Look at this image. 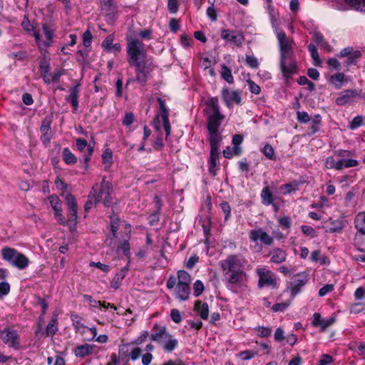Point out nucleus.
Instances as JSON below:
<instances>
[{
  "label": "nucleus",
  "instance_id": "nucleus-1",
  "mask_svg": "<svg viewBox=\"0 0 365 365\" xmlns=\"http://www.w3.org/2000/svg\"><path fill=\"white\" fill-rule=\"evenodd\" d=\"M245 260L241 255H232L220 262L227 287L230 289L241 287L247 279L244 271Z\"/></svg>",
  "mask_w": 365,
  "mask_h": 365
},
{
  "label": "nucleus",
  "instance_id": "nucleus-2",
  "mask_svg": "<svg viewBox=\"0 0 365 365\" xmlns=\"http://www.w3.org/2000/svg\"><path fill=\"white\" fill-rule=\"evenodd\" d=\"M276 35L279 44L281 71L283 76L285 78H289L297 72L296 62L294 59L292 43L282 31L277 30Z\"/></svg>",
  "mask_w": 365,
  "mask_h": 365
},
{
  "label": "nucleus",
  "instance_id": "nucleus-3",
  "mask_svg": "<svg viewBox=\"0 0 365 365\" xmlns=\"http://www.w3.org/2000/svg\"><path fill=\"white\" fill-rule=\"evenodd\" d=\"M113 192L112 184L106 181L103 178L100 185L96 184L88 195V199L85 204V211H89L93 205L102 201L106 206H110L112 203L110 194Z\"/></svg>",
  "mask_w": 365,
  "mask_h": 365
},
{
  "label": "nucleus",
  "instance_id": "nucleus-4",
  "mask_svg": "<svg viewBox=\"0 0 365 365\" xmlns=\"http://www.w3.org/2000/svg\"><path fill=\"white\" fill-rule=\"evenodd\" d=\"M127 53L128 62L130 66L145 62L146 49L145 45L138 39L128 38Z\"/></svg>",
  "mask_w": 365,
  "mask_h": 365
},
{
  "label": "nucleus",
  "instance_id": "nucleus-5",
  "mask_svg": "<svg viewBox=\"0 0 365 365\" xmlns=\"http://www.w3.org/2000/svg\"><path fill=\"white\" fill-rule=\"evenodd\" d=\"M1 256L4 260L19 269H24L29 265V259L22 253L14 248L4 247L1 250Z\"/></svg>",
  "mask_w": 365,
  "mask_h": 365
},
{
  "label": "nucleus",
  "instance_id": "nucleus-6",
  "mask_svg": "<svg viewBox=\"0 0 365 365\" xmlns=\"http://www.w3.org/2000/svg\"><path fill=\"white\" fill-rule=\"evenodd\" d=\"M130 230L127 229L126 231H124L123 234L119 237L118 239H112L110 242V245L113 243L117 245L116 252L118 254L123 253L124 256L127 257L128 259V264L130 262Z\"/></svg>",
  "mask_w": 365,
  "mask_h": 365
},
{
  "label": "nucleus",
  "instance_id": "nucleus-7",
  "mask_svg": "<svg viewBox=\"0 0 365 365\" xmlns=\"http://www.w3.org/2000/svg\"><path fill=\"white\" fill-rule=\"evenodd\" d=\"M257 273L259 276V287H270L274 288L276 287V278L270 270L260 267L257 269Z\"/></svg>",
  "mask_w": 365,
  "mask_h": 365
},
{
  "label": "nucleus",
  "instance_id": "nucleus-8",
  "mask_svg": "<svg viewBox=\"0 0 365 365\" xmlns=\"http://www.w3.org/2000/svg\"><path fill=\"white\" fill-rule=\"evenodd\" d=\"M0 339L10 347L16 349L19 348L20 340L16 330L8 329L0 331Z\"/></svg>",
  "mask_w": 365,
  "mask_h": 365
},
{
  "label": "nucleus",
  "instance_id": "nucleus-9",
  "mask_svg": "<svg viewBox=\"0 0 365 365\" xmlns=\"http://www.w3.org/2000/svg\"><path fill=\"white\" fill-rule=\"evenodd\" d=\"M249 238L252 242H257L260 241L261 243L267 246H270L274 242L273 237L270 236L262 228L252 230L249 232Z\"/></svg>",
  "mask_w": 365,
  "mask_h": 365
},
{
  "label": "nucleus",
  "instance_id": "nucleus-10",
  "mask_svg": "<svg viewBox=\"0 0 365 365\" xmlns=\"http://www.w3.org/2000/svg\"><path fill=\"white\" fill-rule=\"evenodd\" d=\"M222 99L228 108H231L233 103L240 105L242 101L241 93L239 91H232L228 88L222 90Z\"/></svg>",
  "mask_w": 365,
  "mask_h": 365
},
{
  "label": "nucleus",
  "instance_id": "nucleus-11",
  "mask_svg": "<svg viewBox=\"0 0 365 365\" xmlns=\"http://www.w3.org/2000/svg\"><path fill=\"white\" fill-rule=\"evenodd\" d=\"M221 38L237 46H240L245 41L242 33L230 29H223L221 31Z\"/></svg>",
  "mask_w": 365,
  "mask_h": 365
},
{
  "label": "nucleus",
  "instance_id": "nucleus-12",
  "mask_svg": "<svg viewBox=\"0 0 365 365\" xmlns=\"http://www.w3.org/2000/svg\"><path fill=\"white\" fill-rule=\"evenodd\" d=\"M66 202L68 207V221L71 225H76L78 219V207L74 196L70 194L67 195Z\"/></svg>",
  "mask_w": 365,
  "mask_h": 365
},
{
  "label": "nucleus",
  "instance_id": "nucleus-13",
  "mask_svg": "<svg viewBox=\"0 0 365 365\" xmlns=\"http://www.w3.org/2000/svg\"><path fill=\"white\" fill-rule=\"evenodd\" d=\"M336 322V316L332 315L330 317L322 319L319 313L313 314L312 325L319 327L321 331H324L328 327L334 324Z\"/></svg>",
  "mask_w": 365,
  "mask_h": 365
},
{
  "label": "nucleus",
  "instance_id": "nucleus-14",
  "mask_svg": "<svg viewBox=\"0 0 365 365\" xmlns=\"http://www.w3.org/2000/svg\"><path fill=\"white\" fill-rule=\"evenodd\" d=\"M149 333L148 331H143L140 332V335L128 343H125L121 344L119 346V353L122 356H127L129 351V347L132 346H138L140 345L148 336Z\"/></svg>",
  "mask_w": 365,
  "mask_h": 365
},
{
  "label": "nucleus",
  "instance_id": "nucleus-15",
  "mask_svg": "<svg viewBox=\"0 0 365 365\" xmlns=\"http://www.w3.org/2000/svg\"><path fill=\"white\" fill-rule=\"evenodd\" d=\"M308 281V274L305 272L294 275L289 284V288L293 294H296L299 289Z\"/></svg>",
  "mask_w": 365,
  "mask_h": 365
},
{
  "label": "nucleus",
  "instance_id": "nucleus-16",
  "mask_svg": "<svg viewBox=\"0 0 365 365\" xmlns=\"http://www.w3.org/2000/svg\"><path fill=\"white\" fill-rule=\"evenodd\" d=\"M158 344L163 346L165 351L172 352L178 347V341L168 331L166 336L161 339Z\"/></svg>",
  "mask_w": 365,
  "mask_h": 365
},
{
  "label": "nucleus",
  "instance_id": "nucleus-17",
  "mask_svg": "<svg viewBox=\"0 0 365 365\" xmlns=\"http://www.w3.org/2000/svg\"><path fill=\"white\" fill-rule=\"evenodd\" d=\"M160 109V117L162 118L163 125L166 133V137L170 133L171 126L169 121V112L165 107V104L163 100L158 98Z\"/></svg>",
  "mask_w": 365,
  "mask_h": 365
},
{
  "label": "nucleus",
  "instance_id": "nucleus-18",
  "mask_svg": "<svg viewBox=\"0 0 365 365\" xmlns=\"http://www.w3.org/2000/svg\"><path fill=\"white\" fill-rule=\"evenodd\" d=\"M131 67L135 68L136 78L135 81L140 83H145L148 76L149 74V70L146 66V63H140L134 65H130Z\"/></svg>",
  "mask_w": 365,
  "mask_h": 365
},
{
  "label": "nucleus",
  "instance_id": "nucleus-19",
  "mask_svg": "<svg viewBox=\"0 0 365 365\" xmlns=\"http://www.w3.org/2000/svg\"><path fill=\"white\" fill-rule=\"evenodd\" d=\"M357 96L356 90H346L339 93L335 102L338 106H342L351 103Z\"/></svg>",
  "mask_w": 365,
  "mask_h": 365
},
{
  "label": "nucleus",
  "instance_id": "nucleus-20",
  "mask_svg": "<svg viewBox=\"0 0 365 365\" xmlns=\"http://www.w3.org/2000/svg\"><path fill=\"white\" fill-rule=\"evenodd\" d=\"M205 113L207 116L220 115V106L218 98L217 97H210L205 101Z\"/></svg>",
  "mask_w": 365,
  "mask_h": 365
},
{
  "label": "nucleus",
  "instance_id": "nucleus-21",
  "mask_svg": "<svg viewBox=\"0 0 365 365\" xmlns=\"http://www.w3.org/2000/svg\"><path fill=\"white\" fill-rule=\"evenodd\" d=\"M76 146L81 152H84V160L85 162H88L93 152V147L88 145L87 141L82 138H78L76 140Z\"/></svg>",
  "mask_w": 365,
  "mask_h": 365
},
{
  "label": "nucleus",
  "instance_id": "nucleus-22",
  "mask_svg": "<svg viewBox=\"0 0 365 365\" xmlns=\"http://www.w3.org/2000/svg\"><path fill=\"white\" fill-rule=\"evenodd\" d=\"M349 80V77L343 73H336L329 77V81L335 88L340 89Z\"/></svg>",
  "mask_w": 365,
  "mask_h": 365
},
{
  "label": "nucleus",
  "instance_id": "nucleus-23",
  "mask_svg": "<svg viewBox=\"0 0 365 365\" xmlns=\"http://www.w3.org/2000/svg\"><path fill=\"white\" fill-rule=\"evenodd\" d=\"M168 332L165 327L155 324L150 334V339L158 344L161 339L166 336Z\"/></svg>",
  "mask_w": 365,
  "mask_h": 365
},
{
  "label": "nucleus",
  "instance_id": "nucleus-24",
  "mask_svg": "<svg viewBox=\"0 0 365 365\" xmlns=\"http://www.w3.org/2000/svg\"><path fill=\"white\" fill-rule=\"evenodd\" d=\"M225 116L220 113V115H214L207 116V129L208 130H218L222 121L224 120Z\"/></svg>",
  "mask_w": 365,
  "mask_h": 365
},
{
  "label": "nucleus",
  "instance_id": "nucleus-25",
  "mask_svg": "<svg viewBox=\"0 0 365 365\" xmlns=\"http://www.w3.org/2000/svg\"><path fill=\"white\" fill-rule=\"evenodd\" d=\"M79 92V85L78 84L69 89V95L66 98L67 101H68L71 103L74 111H76L78 108Z\"/></svg>",
  "mask_w": 365,
  "mask_h": 365
},
{
  "label": "nucleus",
  "instance_id": "nucleus-26",
  "mask_svg": "<svg viewBox=\"0 0 365 365\" xmlns=\"http://www.w3.org/2000/svg\"><path fill=\"white\" fill-rule=\"evenodd\" d=\"M121 227H124L125 231L127 229L130 230V227L124 222H120L118 220H115L114 218H111L110 222V227L111 232L114 239H118L120 236H121L124 232H118V230L120 229Z\"/></svg>",
  "mask_w": 365,
  "mask_h": 365
},
{
  "label": "nucleus",
  "instance_id": "nucleus-27",
  "mask_svg": "<svg viewBox=\"0 0 365 365\" xmlns=\"http://www.w3.org/2000/svg\"><path fill=\"white\" fill-rule=\"evenodd\" d=\"M190 294V285L177 284L176 297L181 301H186Z\"/></svg>",
  "mask_w": 365,
  "mask_h": 365
},
{
  "label": "nucleus",
  "instance_id": "nucleus-28",
  "mask_svg": "<svg viewBox=\"0 0 365 365\" xmlns=\"http://www.w3.org/2000/svg\"><path fill=\"white\" fill-rule=\"evenodd\" d=\"M194 310L197 312L202 319H207L209 314V307L207 303L197 300L195 303Z\"/></svg>",
  "mask_w": 365,
  "mask_h": 365
},
{
  "label": "nucleus",
  "instance_id": "nucleus-29",
  "mask_svg": "<svg viewBox=\"0 0 365 365\" xmlns=\"http://www.w3.org/2000/svg\"><path fill=\"white\" fill-rule=\"evenodd\" d=\"M270 255H271V259H270L271 262L276 263V264H279V263L284 262L287 258L286 252L279 248L274 249L271 252Z\"/></svg>",
  "mask_w": 365,
  "mask_h": 365
},
{
  "label": "nucleus",
  "instance_id": "nucleus-30",
  "mask_svg": "<svg viewBox=\"0 0 365 365\" xmlns=\"http://www.w3.org/2000/svg\"><path fill=\"white\" fill-rule=\"evenodd\" d=\"M93 351V346L90 344L78 346L74 349V354L77 357H85L90 355Z\"/></svg>",
  "mask_w": 365,
  "mask_h": 365
},
{
  "label": "nucleus",
  "instance_id": "nucleus-31",
  "mask_svg": "<svg viewBox=\"0 0 365 365\" xmlns=\"http://www.w3.org/2000/svg\"><path fill=\"white\" fill-rule=\"evenodd\" d=\"M261 199L262 204L264 205H269L274 201L273 195L268 186L263 187L261 192Z\"/></svg>",
  "mask_w": 365,
  "mask_h": 365
},
{
  "label": "nucleus",
  "instance_id": "nucleus-32",
  "mask_svg": "<svg viewBox=\"0 0 365 365\" xmlns=\"http://www.w3.org/2000/svg\"><path fill=\"white\" fill-rule=\"evenodd\" d=\"M355 227L360 233L365 235V212H359L356 216Z\"/></svg>",
  "mask_w": 365,
  "mask_h": 365
},
{
  "label": "nucleus",
  "instance_id": "nucleus-33",
  "mask_svg": "<svg viewBox=\"0 0 365 365\" xmlns=\"http://www.w3.org/2000/svg\"><path fill=\"white\" fill-rule=\"evenodd\" d=\"M128 265H127L126 267H125L120 273H118L115 277L113 278V279L112 280L111 282V287L114 288V289H118L120 284H121V282L122 280L124 279L125 274H126V272L128 269Z\"/></svg>",
  "mask_w": 365,
  "mask_h": 365
},
{
  "label": "nucleus",
  "instance_id": "nucleus-34",
  "mask_svg": "<svg viewBox=\"0 0 365 365\" xmlns=\"http://www.w3.org/2000/svg\"><path fill=\"white\" fill-rule=\"evenodd\" d=\"M352 9L365 12V0H344Z\"/></svg>",
  "mask_w": 365,
  "mask_h": 365
},
{
  "label": "nucleus",
  "instance_id": "nucleus-35",
  "mask_svg": "<svg viewBox=\"0 0 365 365\" xmlns=\"http://www.w3.org/2000/svg\"><path fill=\"white\" fill-rule=\"evenodd\" d=\"M58 330V319L56 317H53L46 327V333L48 336H53Z\"/></svg>",
  "mask_w": 365,
  "mask_h": 365
},
{
  "label": "nucleus",
  "instance_id": "nucleus-36",
  "mask_svg": "<svg viewBox=\"0 0 365 365\" xmlns=\"http://www.w3.org/2000/svg\"><path fill=\"white\" fill-rule=\"evenodd\" d=\"M63 159L68 165L75 164L77 161L76 157L68 148H63Z\"/></svg>",
  "mask_w": 365,
  "mask_h": 365
},
{
  "label": "nucleus",
  "instance_id": "nucleus-37",
  "mask_svg": "<svg viewBox=\"0 0 365 365\" xmlns=\"http://www.w3.org/2000/svg\"><path fill=\"white\" fill-rule=\"evenodd\" d=\"M240 153L241 148L240 146H228L223 150V155L226 158H231L234 155H239Z\"/></svg>",
  "mask_w": 365,
  "mask_h": 365
},
{
  "label": "nucleus",
  "instance_id": "nucleus-38",
  "mask_svg": "<svg viewBox=\"0 0 365 365\" xmlns=\"http://www.w3.org/2000/svg\"><path fill=\"white\" fill-rule=\"evenodd\" d=\"M43 32L45 35L46 40L44 41V45L46 46H49L52 42L53 36V30L48 27L47 25H43Z\"/></svg>",
  "mask_w": 365,
  "mask_h": 365
},
{
  "label": "nucleus",
  "instance_id": "nucleus-39",
  "mask_svg": "<svg viewBox=\"0 0 365 365\" xmlns=\"http://www.w3.org/2000/svg\"><path fill=\"white\" fill-rule=\"evenodd\" d=\"M178 284L190 285L191 282L190 274L184 270H180L178 272Z\"/></svg>",
  "mask_w": 365,
  "mask_h": 365
},
{
  "label": "nucleus",
  "instance_id": "nucleus-40",
  "mask_svg": "<svg viewBox=\"0 0 365 365\" xmlns=\"http://www.w3.org/2000/svg\"><path fill=\"white\" fill-rule=\"evenodd\" d=\"M142 350L137 346H132L129 347V351L126 356H129L132 361H136L141 356Z\"/></svg>",
  "mask_w": 365,
  "mask_h": 365
},
{
  "label": "nucleus",
  "instance_id": "nucleus-41",
  "mask_svg": "<svg viewBox=\"0 0 365 365\" xmlns=\"http://www.w3.org/2000/svg\"><path fill=\"white\" fill-rule=\"evenodd\" d=\"M220 73L222 78L228 83H232L234 82V78L232 75L231 70L225 65L222 66Z\"/></svg>",
  "mask_w": 365,
  "mask_h": 365
},
{
  "label": "nucleus",
  "instance_id": "nucleus-42",
  "mask_svg": "<svg viewBox=\"0 0 365 365\" xmlns=\"http://www.w3.org/2000/svg\"><path fill=\"white\" fill-rule=\"evenodd\" d=\"M63 75V72L60 70H56L53 73H49V74L44 76V82L46 83H50L51 82L57 81L59 78Z\"/></svg>",
  "mask_w": 365,
  "mask_h": 365
},
{
  "label": "nucleus",
  "instance_id": "nucleus-43",
  "mask_svg": "<svg viewBox=\"0 0 365 365\" xmlns=\"http://www.w3.org/2000/svg\"><path fill=\"white\" fill-rule=\"evenodd\" d=\"M308 49L311 54L312 58H313V60L314 61V64L316 66H319L321 64V60H320L317 47L313 44H309L308 46Z\"/></svg>",
  "mask_w": 365,
  "mask_h": 365
},
{
  "label": "nucleus",
  "instance_id": "nucleus-44",
  "mask_svg": "<svg viewBox=\"0 0 365 365\" xmlns=\"http://www.w3.org/2000/svg\"><path fill=\"white\" fill-rule=\"evenodd\" d=\"M113 155L110 150H106L102 155V162L105 165V168L108 169L112 164L113 162Z\"/></svg>",
  "mask_w": 365,
  "mask_h": 365
},
{
  "label": "nucleus",
  "instance_id": "nucleus-45",
  "mask_svg": "<svg viewBox=\"0 0 365 365\" xmlns=\"http://www.w3.org/2000/svg\"><path fill=\"white\" fill-rule=\"evenodd\" d=\"M210 145H219L221 140V136L218 130H209Z\"/></svg>",
  "mask_w": 365,
  "mask_h": 365
},
{
  "label": "nucleus",
  "instance_id": "nucleus-46",
  "mask_svg": "<svg viewBox=\"0 0 365 365\" xmlns=\"http://www.w3.org/2000/svg\"><path fill=\"white\" fill-rule=\"evenodd\" d=\"M51 206L54 211H59V208L61 207L60 200L56 195H51L48 198Z\"/></svg>",
  "mask_w": 365,
  "mask_h": 365
},
{
  "label": "nucleus",
  "instance_id": "nucleus-47",
  "mask_svg": "<svg viewBox=\"0 0 365 365\" xmlns=\"http://www.w3.org/2000/svg\"><path fill=\"white\" fill-rule=\"evenodd\" d=\"M262 152L268 159L274 158V150L269 144H266L262 149Z\"/></svg>",
  "mask_w": 365,
  "mask_h": 365
},
{
  "label": "nucleus",
  "instance_id": "nucleus-48",
  "mask_svg": "<svg viewBox=\"0 0 365 365\" xmlns=\"http://www.w3.org/2000/svg\"><path fill=\"white\" fill-rule=\"evenodd\" d=\"M71 320L73 324L77 330H80L81 328H84L83 323L81 322V317L77 314L71 315Z\"/></svg>",
  "mask_w": 365,
  "mask_h": 365
},
{
  "label": "nucleus",
  "instance_id": "nucleus-49",
  "mask_svg": "<svg viewBox=\"0 0 365 365\" xmlns=\"http://www.w3.org/2000/svg\"><path fill=\"white\" fill-rule=\"evenodd\" d=\"M257 335L261 337H267L270 335L272 329L269 327H258L257 329Z\"/></svg>",
  "mask_w": 365,
  "mask_h": 365
},
{
  "label": "nucleus",
  "instance_id": "nucleus-50",
  "mask_svg": "<svg viewBox=\"0 0 365 365\" xmlns=\"http://www.w3.org/2000/svg\"><path fill=\"white\" fill-rule=\"evenodd\" d=\"M363 123V118L361 116H356L354 118V119L351 120V122L349 124V128L351 130H355L356 128H359Z\"/></svg>",
  "mask_w": 365,
  "mask_h": 365
},
{
  "label": "nucleus",
  "instance_id": "nucleus-51",
  "mask_svg": "<svg viewBox=\"0 0 365 365\" xmlns=\"http://www.w3.org/2000/svg\"><path fill=\"white\" fill-rule=\"evenodd\" d=\"M217 157L215 156H210L209 159V170L210 173L212 175L216 174V165H217Z\"/></svg>",
  "mask_w": 365,
  "mask_h": 365
},
{
  "label": "nucleus",
  "instance_id": "nucleus-52",
  "mask_svg": "<svg viewBox=\"0 0 365 365\" xmlns=\"http://www.w3.org/2000/svg\"><path fill=\"white\" fill-rule=\"evenodd\" d=\"M114 37L113 35H108L105 40L102 42V47L107 51L113 44Z\"/></svg>",
  "mask_w": 365,
  "mask_h": 365
},
{
  "label": "nucleus",
  "instance_id": "nucleus-53",
  "mask_svg": "<svg viewBox=\"0 0 365 365\" xmlns=\"http://www.w3.org/2000/svg\"><path fill=\"white\" fill-rule=\"evenodd\" d=\"M204 290V285L202 282L200 280H197L194 283V295L195 297H198L202 294Z\"/></svg>",
  "mask_w": 365,
  "mask_h": 365
},
{
  "label": "nucleus",
  "instance_id": "nucleus-54",
  "mask_svg": "<svg viewBox=\"0 0 365 365\" xmlns=\"http://www.w3.org/2000/svg\"><path fill=\"white\" fill-rule=\"evenodd\" d=\"M297 185H298L296 182L287 183V184L283 185L281 187V190H284V194L289 193L290 192L297 190Z\"/></svg>",
  "mask_w": 365,
  "mask_h": 365
},
{
  "label": "nucleus",
  "instance_id": "nucleus-55",
  "mask_svg": "<svg viewBox=\"0 0 365 365\" xmlns=\"http://www.w3.org/2000/svg\"><path fill=\"white\" fill-rule=\"evenodd\" d=\"M181 45L185 48H187L191 46L193 40L191 37H189L187 35H182L180 38Z\"/></svg>",
  "mask_w": 365,
  "mask_h": 365
},
{
  "label": "nucleus",
  "instance_id": "nucleus-56",
  "mask_svg": "<svg viewBox=\"0 0 365 365\" xmlns=\"http://www.w3.org/2000/svg\"><path fill=\"white\" fill-rule=\"evenodd\" d=\"M297 120L299 123H307L308 121L310 120V118L307 112L298 111L297 113Z\"/></svg>",
  "mask_w": 365,
  "mask_h": 365
},
{
  "label": "nucleus",
  "instance_id": "nucleus-57",
  "mask_svg": "<svg viewBox=\"0 0 365 365\" xmlns=\"http://www.w3.org/2000/svg\"><path fill=\"white\" fill-rule=\"evenodd\" d=\"M168 9L170 13H172V14L176 13L178 9V0H168Z\"/></svg>",
  "mask_w": 365,
  "mask_h": 365
},
{
  "label": "nucleus",
  "instance_id": "nucleus-58",
  "mask_svg": "<svg viewBox=\"0 0 365 365\" xmlns=\"http://www.w3.org/2000/svg\"><path fill=\"white\" fill-rule=\"evenodd\" d=\"M360 56V53L359 51H356L353 53L352 54L349 55V56H346V59L345 61V64L346 66H349L351 64L355 63V61L356 58H358Z\"/></svg>",
  "mask_w": 365,
  "mask_h": 365
},
{
  "label": "nucleus",
  "instance_id": "nucleus-59",
  "mask_svg": "<svg viewBox=\"0 0 365 365\" xmlns=\"http://www.w3.org/2000/svg\"><path fill=\"white\" fill-rule=\"evenodd\" d=\"M249 85V89L251 93L254 94H259L261 91L260 87L256 84L254 81L249 80L247 81Z\"/></svg>",
  "mask_w": 365,
  "mask_h": 365
},
{
  "label": "nucleus",
  "instance_id": "nucleus-60",
  "mask_svg": "<svg viewBox=\"0 0 365 365\" xmlns=\"http://www.w3.org/2000/svg\"><path fill=\"white\" fill-rule=\"evenodd\" d=\"M246 63L252 68H257L259 66L257 59L253 56L247 55Z\"/></svg>",
  "mask_w": 365,
  "mask_h": 365
},
{
  "label": "nucleus",
  "instance_id": "nucleus-61",
  "mask_svg": "<svg viewBox=\"0 0 365 365\" xmlns=\"http://www.w3.org/2000/svg\"><path fill=\"white\" fill-rule=\"evenodd\" d=\"M170 317L172 320L175 323H180L182 320L180 312L176 309L171 310Z\"/></svg>",
  "mask_w": 365,
  "mask_h": 365
},
{
  "label": "nucleus",
  "instance_id": "nucleus-62",
  "mask_svg": "<svg viewBox=\"0 0 365 365\" xmlns=\"http://www.w3.org/2000/svg\"><path fill=\"white\" fill-rule=\"evenodd\" d=\"M334 289V286L332 284H328L322 287L319 292V295L320 297H324L327 294L331 292Z\"/></svg>",
  "mask_w": 365,
  "mask_h": 365
},
{
  "label": "nucleus",
  "instance_id": "nucleus-63",
  "mask_svg": "<svg viewBox=\"0 0 365 365\" xmlns=\"http://www.w3.org/2000/svg\"><path fill=\"white\" fill-rule=\"evenodd\" d=\"M83 41L85 46L88 47L91 46L92 41V35L90 31L87 30L84 32L83 36Z\"/></svg>",
  "mask_w": 365,
  "mask_h": 365
},
{
  "label": "nucleus",
  "instance_id": "nucleus-64",
  "mask_svg": "<svg viewBox=\"0 0 365 365\" xmlns=\"http://www.w3.org/2000/svg\"><path fill=\"white\" fill-rule=\"evenodd\" d=\"M333 361V358L329 354H323L319 361V365H328Z\"/></svg>",
  "mask_w": 365,
  "mask_h": 365
}]
</instances>
